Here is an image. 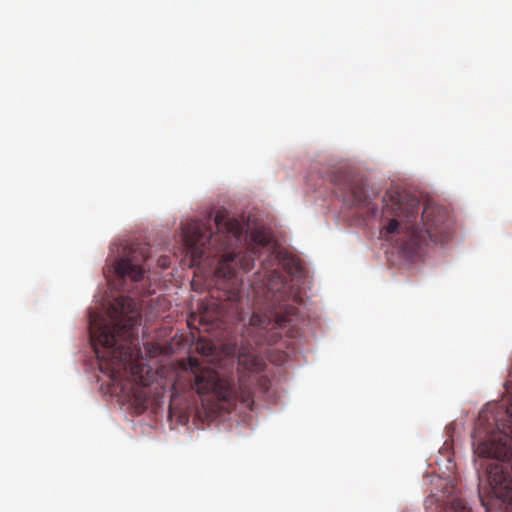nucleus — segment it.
<instances>
[{
	"label": "nucleus",
	"instance_id": "20e7f679",
	"mask_svg": "<svg viewBox=\"0 0 512 512\" xmlns=\"http://www.w3.org/2000/svg\"><path fill=\"white\" fill-rule=\"evenodd\" d=\"M109 315L110 322L91 320L90 337L100 369L116 380L131 365L141 313L133 298L120 296L111 303Z\"/></svg>",
	"mask_w": 512,
	"mask_h": 512
},
{
	"label": "nucleus",
	"instance_id": "0eeeda50",
	"mask_svg": "<svg viewBox=\"0 0 512 512\" xmlns=\"http://www.w3.org/2000/svg\"><path fill=\"white\" fill-rule=\"evenodd\" d=\"M332 181L341 191L345 202L358 208L368 207V216H376L377 207L371 206V196L362 178L350 171L339 169L334 173Z\"/></svg>",
	"mask_w": 512,
	"mask_h": 512
},
{
	"label": "nucleus",
	"instance_id": "f8f14e48",
	"mask_svg": "<svg viewBox=\"0 0 512 512\" xmlns=\"http://www.w3.org/2000/svg\"><path fill=\"white\" fill-rule=\"evenodd\" d=\"M458 506L460 508V512H470V510L466 506L462 505L461 503H458Z\"/></svg>",
	"mask_w": 512,
	"mask_h": 512
},
{
	"label": "nucleus",
	"instance_id": "423d86ee",
	"mask_svg": "<svg viewBox=\"0 0 512 512\" xmlns=\"http://www.w3.org/2000/svg\"><path fill=\"white\" fill-rule=\"evenodd\" d=\"M267 289L271 293L273 301L278 302V307L267 312L254 311L250 319V324L261 330H267L270 335L267 338L268 342H276L280 334L276 332L277 329L284 328L290 321V317L294 316L297 312L295 304L299 303L300 297L296 291H292L290 295L285 298L286 278L278 269L270 271L267 280Z\"/></svg>",
	"mask_w": 512,
	"mask_h": 512
},
{
	"label": "nucleus",
	"instance_id": "9d476101",
	"mask_svg": "<svg viewBox=\"0 0 512 512\" xmlns=\"http://www.w3.org/2000/svg\"><path fill=\"white\" fill-rule=\"evenodd\" d=\"M254 241H255V244L261 246V247H264L267 245L268 243V240L265 238V237H259L257 235L254 236Z\"/></svg>",
	"mask_w": 512,
	"mask_h": 512
},
{
	"label": "nucleus",
	"instance_id": "1a4fd4ad",
	"mask_svg": "<svg viewBox=\"0 0 512 512\" xmlns=\"http://www.w3.org/2000/svg\"><path fill=\"white\" fill-rule=\"evenodd\" d=\"M270 257L273 259V261L280 263L290 275H301L303 268L300 260L297 257L289 254H282L280 252L276 255L271 253Z\"/></svg>",
	"mask_w": 512,
	"mask_h": 512
},
{
	"label": "nucleus",
	"instance_id": "f257e3e1",
	"mask_svg": "<svg viewBox=\"0 0 512 512\" xmlns=\"http://www.w3.org/2000/svg\"><path fill=\"white\" fill-rule=\"evenodd\" d=\"M216 232L212 230L211 217L206 221L191 220L182 228L183 241L191 255L192 266L212 263L223 252L216 274L220 293L200 315V324L220 327L228 320H239L242 315L241 293L243 279L239 271L248 272L259 257L258 247H248L238 253L232 249L241 243L243 227L230 219L225 210L217 211L214 218Z\"/></svg>",
	"mask_w": 512,
	"mask_h": 512
},
{
	"label": "nucleus",
	"instance_id": "ddd939ff",
	"mask_svg": "<svg viewBox=\"0 0 512 512\" xmlns=\"http://www.w3.org/2000/svg\"><path fill=\"white\" fill-rule=\"evenodd\" d=\"M263 268H264V269H268V267H267L266 263H263Z\"/></svg>",
	"mask_w": 512,
	"mask_h": 512
},
{
	"label": "nucleus",
	"instance_id": "7ed1b4c3",
	"mask_svg": "<svg viewBox=\"0 0 512 512\" xmlns=\"http://www.w3.org/2000/svg\"><path fill=\"white\" fill-rule=\"evenodd\" d=\"M238 366L240 375L236 384L221 378L215 371L202 368L196 358H189L188 366L172 386V397L178 390L193 389L202 397V405L214 413L229 412L238 402L252 409L253 386L258 381L253 372L261 369L262 360L253 353H240Z\"/></svg>",
	"mask_w": 512,
	"mask_h": 512
},
{
	"label": "nucleus",
	"instance_id": "f03ea898",
	"mask_svg": "<svg viewBox=\"0 0 512 512\" xmlns=\"http://www.w3.org/2000/svg\"><path fill=\"white\" fill-rule=\"evenodd\" d=\"M419 210V199L406 192L389 190L383 197L380 235L394 242L398 253L410 261L423 258L430 241L443 244L451 238L445 208L427 205L420 217Z\"/></svg>",
	"mask_w": 512,
	"mask_h": 512
},
{
	"label": "nucleus",
	"instance_id": "9b49d317",
	"mask_svg": "<svg viewBox=\"0 0 512 512\" xmlns=\"http://www.w3.org/2000/svg\"><path fill=\"white\" fill-rule=\"evenodd\" d=\"M159 262H160V265H161L163 268L168 267L167 258H161V259L159 260Z\"/></svg>",
	"mask_w": 512,
	"mask_h": 512
},
{
	"label": "nucleus",
	"instance_id": "39448f33",
	"mask_svg": "<svg viewBox=\"0 0 512 512\" xmlns=\"http://www.w3.org/2000/svg\"><path fill=\"white\" fill-rule=\"evenodd\" d=\"M495 431L482 439L478 430L473 436L475 452L481 457L494 459L487 468L489 491L479 489V497L487 512L498 501L512 504V403L507 406L504 418L496 419Z\"/></svg>",
	"mask_w": 512,
	"mask_h": 512
},
{
	"label": "nucleus",
	"instance_id": "6e6552de",
	"mask_svg": "<svg viewBox=\"0 0 512 512\" xmlns=\"http://www.w3.org/2000/svg\"><path fill=\"white\" fill-rule=\"evenodd\" d=\"M150 248L147 245H132L122 257L116 260L115 273L122 279L138 282L143 279L145 268L143 263L150 257Z\"/></svg>",
	"mask_w": 512,
	"mask_h": 512
}]
</instances>
